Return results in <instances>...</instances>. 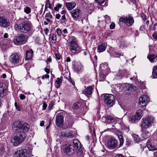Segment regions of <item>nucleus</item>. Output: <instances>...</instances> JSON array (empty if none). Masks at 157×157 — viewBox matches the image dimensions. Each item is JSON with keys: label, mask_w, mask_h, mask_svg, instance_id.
<instances>
[{"label": "nucleus", "mask_w": 157, "mask_h": 157, "mask_svg": "<svg viewBox=\"0 0 157 157\" xmlns=\"http://www.w3.org/2000/svg\"><path fill=\"white\" fill-rule=\"evenodd\" d=\"M30 126L27 123H22L20 121H15L12 126V128L14 132L20 133L28 131Z\"/></svg>", "instance_id": "1"}, {"label": "nucleus", "mask_w": 157, "mask_h": 157, "mask_svg": "<svg viewBox=\"0 0 157 157\" xmlns=\"http://www.w3.org/2000/svg\"><path fill=\"white\" fill-rule=\"evenodd\" d=\"M26 136V135L24 132H14V135L11 137V142L13 145L17 146L24 141Z\"/></svg>", "instance_id": "2"}, {"label": "nucleus", "mask_w": 157, "mask_h": 157, "mask_svg": "<svg viewBox=\"0 0 157 157\" xmlns=\"http://www.w3.org/2000/svg\"><path fill=\"white\" fill-rule=\"evenodd\" d=\"M32 25L30 22L25 21L19 25L17 24L14 26V29L17 31L26 33L30 30Z\"/></svg>", "instance_id": "3"}, {"label": "nucleus", "mask_w": 157, "mask_h": 157, "mask_svg": "<svg viewBox=\"0 0 157 157\" xmlns=\"http://www.w3.org/2000/svg\"><path fill=\"white\" fill-rule=\"evenodd\" d=\"M68 43L69 50L72 52L78 53L80 51V48L75 37H70L69 39Z\"/></svg>", "instance_id": "4"}, {"label": "nucleus", "mask_w": 157, "mask_h": 157, "mask_svg": "<svg viewBox=\"0 0 157 157\" xmlns=\"http://www.w3.org/2000/svg\"><path fill=\"white\" fill-rule=\"evenodd\" d=\"M155 119L152 116H148L147 117L143 118L142 121L140 125L142 130L146 129L151 126Z\"/></svg>", "instance_id": "5"}, {"label": "nucleus", "mask_w": 157, "mask_h": 157, "mask_svg": "<svg viewBox=\"0 0 157 157\" xmlns=\"http://www.w3.org/2000/svg\"><path fill=\"white\" fill-rule=\"evenodd\" d=\"M142 92L143 93L144 95L142 96L139 99V105L140 107L145 106L149 101V98L145 95L146 94V89H143Z\"/></svg>", "instance_id": "6"}, {"label": "nucleus", "mask_w": 157, "mask_h": 157, "mask_svg": "<svg viewBox=\"0 0 157 157\" xmlns=\"http://www.w3.org/2000/svg\"><path fill=\"white\" fill-rule=\"evenodd\" d=\"M119 21L129 26L132 25L134 22L133 18L130 16L122 17L119 19Z\"/></svg>", "instance_id": "7"}, {"label": "nucleus", "mask_w": 157, "mask_h": 157, "mask_svg": "<svg viewBox=\"0 0 157 157\" xmlns=\"http://www.w3.org/2000/svg\"><path fill=\"white\" fill-rule=\"evenodd\" d=\"M105 102L108 105H113L114 98L113 95L111 94H106L104 97Z\"/></svg>", "instance_id": "8"}, {"label": "nucleus", "mask_w": 157, "mask_h": 157, "mask_svg": "<svg viewBox=\"0 0 157 157\" xmlns=\"http://www.w3.org/2000/svg\"><path fill=\"white\" fill-rule=\"evenodd\" d=\"M143 116V111L139 110L136 111L135 114L132 116L129 120L132 123L139 121Z\"/></svg>", "instance_id": "9"}, {"label": "nucleus", "mask_w": 157, "mask_h": 157, "mask_svg": "<svg viewBox=\"0 0 157 157\" xmlns=\"http://www.w3.org/2000/svg\"><path fill=\"white\" fill-rule=\"evenodd\" d=\"M9 60L11 63L15 64H18L21 61L19 57L16 53L11 55Z\"/></svg>", "instance_id": "10"}, {"label": "nucleus", "mask_w": 157, "mask_h": 157, "mask_svg": "<svg viewBox=\"0 0 157 157\" xmlns=\"http://www.w3.org/2000/svg\"><path fill=\"white\" fill-rule=\"evenodd\" d=\"M107 146L110 149L116 148L117 146V140L114 137H112L109 139L107 143Z\"/></svg>", "instance_id": "11"}, {"label": "nucleus", "mask_w": 157, "mask_h": 157, "mask_svg": "<svg viewBox=\"0 0 157 157\" xmlns=\"http://www.w3.org/2000/svg\"><path fill=\"white\" fill-rule=\"evenodd\" d=\"M81 12L80 10L78 9H74L70 12L72 17L75 21L78 20V18L80 16Z\"/></svg>", "instance_id": "12"}, {"label": "nucleus", "mask_w": 157, "mask_h": 157, "mask_svg": "<svg viewBox=\"0 0 157 157\" xmlns=\"http://www.w3.org/2000/svg\"><path fill=\"white\" fill-rule=\"evenodd\" d=\"M10 25V22L7 18L4 16L0 17V27L7 28Z\"/></svg>", "instance_id": "13"}, {"label": "nucleus", "mask_w": 157, "mask_h": 157, "mask_svg": "<svg viewBox=\"0 0 157 157\" xmlns=\"http://www.w3.org/2000/svg\"><path fill=\"white\" fill-rule=\"evenodd\" d=\"M26 38L24 35H21L18 36L14 40V44L16 45L23 44L26 43Z\"/></svg>", "instance_id": "14"}, {"label": "nucleus", "mask_w": 157, "mask_h": 157, "mask_svg": "<svg viewBox=\"0 0 157 157\" xmlns=\"http://www.w3.org/2000/svg\"><path fill=\"white\" fill-rule=\"evenodd\" d=\"M27 154V150L24 149L18 150L14 153V157H26V155Z\"/></svg>", "instance_id": "15"}, {"label": "nucleus", "mask_w": 157, "mask_h": 157, "mask_svg": "<svg viewBox=\"0 0 157 157\" xmlns=\"http://www.w3.org/2000/svg\"><path fill=\"white\" fill-rule=\"evenodd\" d=\"M64 117L63 116L57 114L56 117V123L57 126H62L64 122Z\"/></svg>", "instance_id": "16"}, {"label": "nucleus", "mask_w": 157, "mask_h": 157, "mask_svg": "<svg viewBox=\"0 0 157 157\" xmlns=\"http://www.w3.org/2000/svg\"><path fill=\"white\" fill-rule=\"evenodd\" d=\"M154 140L152 138H151L147 142V146L149 150L154 151L157 150L153 143Z\"/></svg>", "instance_id": "17"}, {"label": "nucleus", "mask_w": 157, "mask_h": 157, "mask_svg": "<svg viewBox=\"0 0 157 157\" xmlns=\"http://www.w3.org/2000/svg\"><path fill=\"white\" fill-rule=\"evenodd\" d=\"M93 88L91 86H87L82 92V93L87 96L91 94L92 93Z\"/></svg>", "instance_id": "18"}, {"label": "nucleus", "mask_w": 157, "mask_h": 157, "mask_svg": "<svg viewBox=\"0 0 157 157\" xmlns=\"http://www.w3.org/2000/svg\"><path fill=\"white\" fill-rule=\"evenodd\" d=\"M123 87L124 91H132L134 89V86L132 85L126 84H124L121 87Z\"/></svg>", "instance_id": "19"}, {"label": "nucleus", "mask_w": 157, "mask_h": 157, "mask_svg": "<svg viewBox=\"0 0 157 157\" xmlns=\"http://www.w3.org/2000/svg\"><path fill=\"white\" fill-rule=\"evenodd\" d=\"M72 146L70 144H66L65 147V151L67 154L70 155L73 152L74 149H72Z\"/></svg>", "instance_id": "20"}, {"label": "nucleus", "mask_w": 157, "mask_h": 157, "mask_svg": "<svg viewBox=\"0 0 157 157\" xmlns=\"http://www.w3.org/2000/svg\"><path fill=\"white\" fill-rule=\"evenodd\" d=\"M4 85V83H0V97L3 96L6 92V89Z\"/></svg>", "instance_id": "21"}, {"label": "nucleus", "mask_w": 157, "mask_h": 157, "mask_svg": "<svg viewBox=\"0 0 157 157\" xmlns=\"http://www.w3.org/2000/svg\"><path fill=\"white\" fill-rule=\"evenodd\" d=\"M65 5L67 9L68 10H70L75 7L76 4L75 2L72 1L71 2L66 3Z\"/></svg>", "instance_id": "22"}, {"label": "nucleus", "mask_w": 157, "mask_h": 157, "mask_svg": "<svg viewBox=\"0 0 157 157\" xmlns=\"http://www.w3.org/2000/svg\"><path fill=\"white\" fill-rule=\"evenodd\" d=\"M107 46V44L104 43L98 47L97 50L98 52H101L104 51Z\"/></svg>", "instance_id": "23"}, {"label": "nucleus", "mask_w": 157, "mask_h": 157, "mask_svg": "<svg viewBox=\"0 0 157 157\" xmlns=\"http://www.w3.org/2000/svg\"><path fill=\"white\" fill-rule=\"evenodd\" d=\"M142 130V136L144 139H146L150 136V133L146 129H144V130Z\"/></svg>", "instance_id": "24"}, {"label": "nucleus", "mask_w": 157, "mask_h": 157, "mask_svg": "<svg viewBox=\"0 0 157 157\" xmlns=\"http://www.w3.org/2000/svg\"><path fill=\"white\" fill-rule=\"evenodd\" d=\"M73 147L75 149H78L80 148L81 144L78 139H74L73 141Z\"/></svg>", "instance_id": "25"}, {"label": "nucleus", "mask_w": 157, "mask_h": 157, "mask_svg": "<svg viewBox=\"0 0 157 157\" xmlns=\"http://www.w3.org/2000/svg\"><path fill=\"white\" fill-rule=\"evenodd\" d=\"M33 52L31 49H30L29 51L26 52V59L27 60H29L33 57Z\"/></svg>", "instance_id": "26"}, {"label": "nucleus", "mask_w": 157, "mask_h": 157, "mask_svg": "<svg viewBox=\"0 0 157 157\" xmlns=\"http://www.w3.org/2000/svg\"><path fill=\"white\" fill-rule=\"evenodd\" d=\"M117 136L118 137L120 142L119 146V147H121L122 146L124 143V139L123 136L121 132H119L118 134H117Z\"/></svg>", "instance_id": "27"}, {"label": "nucleus", "mask_w": 157, "mask_h": 157, "mask_svg": "<svg viewBox=\"0 0 157 157\" xmlns=\"http://www.w3.org/2000/svg\"><path fill=\"white\" fill-rule=\"evenodd\" d=\"M74 69L77 71H82L83 70V66L81 63H78L75 66Z\"/></svg>", "instance_id": "28"}, {"label": "nucleus", "mask_w": 157, "mask_h": 157, "mask_svg": "<svg viewBox=\"0 0 157 157\" xmlns=\"http://www.w3.org/2000/svg\"><path fill=\"white\" fill-rule=\"evenodd\" d=\"M106 121L109 123H111L114 122L115 120V119L110 115H107L105 117Z\"/></svg>", "instance_id": "29"}, {"label": "nucleus", "mask_w": 157, "mask_h": 157, "mask_svg": "<svg viewBox=\"0 0 157 157\" xmlns=\"http://www.w3.org/2000/svg\"><path fill=\"white\" fill-rule=\"evenodd\" d=\"M156 57L157 56L154 55L150 54L147 56V58L151 62L153 63L156 61L155 60Z\"/></svg>", "instance_id": "30"}, {"label": "nucleus", "mask_w": 157, "mask_h": 157, "mask_svg": "<svg viewBox=\"0 0 157 157\" xmlns=\"http://www.w3.org/2000/svg\"><path fill=\"white\" fill-rule=\"evenodd\" d=\"M152 74L154 78H157V66L154 67L153 69Z\"/></svg>", "instance_id": "31"}, {"label": "nucleus", "mask_w": 157, "mask_h": 157, "mask_svg": "<svg viewBox=\"0 0 157 157\" xmlns=\"http://www.w3.org/2000/svg\"><path fill=\"white\" fill-rule=\"evenodd\" d=\"M132 136L135 143H137L140 141V138L136 134H132Z\"/></svg>", "instance_id": "32"}, {"label": "nucleus", "mask_w": 157, "mask_h": 157, "mask_svg": "<svg viewBox=\"0 0 157 157\" xmlns=\"http://www.w3.org/2000/svg\"><path fill=\"white\" fill-rule=\"evenodd\" d=\"M64 136L67 137L71 138L74 136V135L73 134V132H72L70 131L65 132L64 133Z\"/></svg>", "instance_id": "33"}, {"label": "nucleus", "mask_w": 157, "mask_h": 157, "mask_svg": "<svg viewBox=\"0 0 157 157\" xmlns=\"http://www.w3.org/2000/svg\"><path fill=\"white\" fill-rule=\"evenodd\" d=\"M62 80L59 78H58L56 80V84H55L57 88H58L60 86V84L61 83Z\"/></svg>", "instance_id": "34"}, {"label": "nucleus", "mask_w": 157, "mask_h": 157, "mask_svg": "<svg viewBox=\"0 0 157 157\" xmlns=\"http://www.w3.org/2000/svg\"><path fill=\"white\" fill-rule=\"evenodd\" d=\"M56 41V35L54 34H52L51 36V41L52 43L55 44Z\"/></svg>", "instance_id": "35"}, {"label": "nucleus", "mask_w": 157, "mask_h": 157, "mask_svg": "<svg viewBox=\"0 0 157 157\" xmlns=\"http://www.w3.org/2000/svg\"><path fill=\"white\" fill-rule=\"evenodd\" d=\"M24 12L26 13L29 14L31 12V9L28 6H26L24 8Z\"/></svg>", "instance_id": "36"}, {"label": "nucleus", "mask_w": 157, "mask_h": 157, "mask_svg": "<svg viewBox=\"0 0 157 157\" xmlns=\"http://www.w3.org/2000/svg\"><path fill=\"white\" fill-rule=\"evenodd\" d=\"M81 106V104L80 102H76L73 105V108L74 109H77L78 108H80Z\"/></svg>", "instance_id": "37"}, {"label": "nucleus", "mask_w": 157, "mask_h": 157, "mask_svg": "<svg viewBox=\"0 0 157 157\" xmlns=\"http://www.w3.org/2000/svg\"><path fill=\"white\" fill-rule=\"evenodd\" d=\"M123 54L119 52H114L113 56L114 57H119L121 56H123Z\"/></svg>", "instance_id": "38"}, {"label": "nucleus", "mask_w": 157, "mask_h": 157, "mask_svg": "<svg viewBox=\"0 0 157 157\" xmlns=\"http://www.w3.org/2000/svg\"><path fill=\"white\" fill-rule=\"evenodd\" d=\"M66 18L65 15H62L60 19V23H63L66 22Z\"/></svg>", "instance_id": "39"}, {"label": "nucleus", "mask_w": 157, "mask_h": 157, "mask_svg": "<svg viewBox=\"0 0 157 157\" xmlns=\"http://www.w3.org/2000/svg\"><path fill=\"white\" fill-rule=\"evenodd\" d=\"M62 6V4L58 3L56 6L54 8V10L56 11H58L59 8H61Z\"/></svg>", "instance_id": "40"}, {"label": "nucleus", "mask_w": 157, "mask_h": 157, "mask_svg": "<svg viewBox=\"0 0 157 157\" xmlns=\"http://www.w3.org/2000/svg\"><path fill=\"white\" fill-rule=\"evenodd\" d=\"M95 2L98 3L99 4L103 6L105 0H95Z\"/></svg>", "instance_id": "41"}, {"label": "nucleus", "mask_w": 157, "mask_h": 157, "mask_svg": "<svg viewBox=\"0 0 157 157\" xmlns=\"http://www.w3.org/2000/svg\"><path fill=\"white\" fill-rule=\"evenodd\" d=\"M14 105L16 109L19 111H21V108L20 105H18L17 103V102H15L14 104Z\"/></svg>", "instance_id": "42"}, {"label": "nucleus", "mask_w": 157, "mask_h": 157, "mask_svg": "<svg viewBox=\"0 0 157 157\" xmlns=\"http://www.w3.org/2000/svg\"><path fill=\"white\" fill-rule=\"evenodd\" d=\"M132 141L128 139H126V145L128 147L131 144Z\"/></svg>", "instance_id": "43"}, {"label": "nucleus", "mask_w": 157, "mask_h": 157, "mask_svg": "<svg viewBox=\"0 0 157 157\" xmlns=\"http://www.w3.org/2000/svg\"><path fill=\"white\" fill-rule=\"evenodd\" d=\"M56 32L59 36H61L62 34V32L61 30L59 28L56 29Z\"/></svg>", "instance_id": "44"}, {"label": "nucleus", "mask_w": 157, "mask_h": 157, "mask_svg": "<svg viewBox=\"0 0 157 157\" xmlns=\"http://www.w3.org/2000/svg\"><path fill=\"white\" fill-rule=\"evenodd\" d=\"M50 2L49 0H47L45 4V9H47L49 4Z\"/></svg>", "instance_id": "45"}, {"label": "nucleus", "mask_w": 157, "mask_h": 157, "mask_svg": "<svg viewBox=\"0 0 157 157\" xmlns=\"http://www.w3.org/2000/svg\"><path fill=\"white\" fill-rule=\"evenodd\" d=\"M104 17L105 19V21H106V22H109L110 21V17H109L107 15H105L104 16Z\"/></svg>", "instance_id": "46"}, {"label": "nucleus", "mask_w": 157, "mask_h": 157, "mask_svg": "<svg viewBox=\"0 0 157 157\" xmlns=\"http://www.w3.org/2000/svg\"><path fill=\"white\" fill-rule=\"evenodd\" d=\"M56 58L57 59L59 60L60 59V57L58 53H55Z\"/></svg>", "instance_id": "47"}, {"label": "nucleus", "mask_w": 157, "mask_h": 157, "mask_svg": "<svg viewBox=\"0 0 157 157\" xmlns=\"http://www.w3.org/2000/svg\"><path fill=\"white\" fill-rule=\"evenodd\" d=\"M153 38L155 40H157V33H155L152 35Z\"/></svg>", "instance_id": "48"}, {"label": "nucleus", "mask_w": 157, "mask_h": 157, "mask_svg": "<svg viewBox=\"0 0 157 157\" xmlns=\"http://www.w3.org/2000/svg\"><path fill=\"white\" fill-rule=\"evenodd\" d=\"M141 17L144 21H145L146 20V17L143 13L141 14Z\"/></svg>", "instance_id": "49"}, {"label": "nucleus", "mask_w": 157, "mask_h": 157, "mask_svg": "<svg viewBox=\"0 0 157 157\" xmlns=\"http://www.w3.org/2000/svg\"><path fill=\"white\" fill-rule=\"evenodd\" d=\"M49 77V76L48 75L46 74L43 75L42 77V78L43 79H44V78H48Z\"/></svg>", "instance_id": "50"}, {"label": "nucleus", "mask_w": 157, "mask_h": 157, "mask_svg": "<svg viewBox=\"0 0 157 157\" xmlns=\"http://www.w3.org/2000/svg\"><path fill=\"white\" fill-rule=\"evenodd\" d=\"M20 99L23 100L25 98V96L23 94H21L20 96Z\"/></svg>", "instance_id": "51"}, {"label": "nucleus", "mask_w": 157, "mask_h": 157, "mask_svg": "<svg viewBox=\"0 0 157 157\" xmlns=\"http://www.w3.org/2000/svg\"><path fill=\"white\" fill-rule=\"evenodd\" d=\"M115 27V24L114 23H112L110 26V28L111 29H113Z\"/></svg>", "instance_id": "52"}, {"label": "nucleus", "mask_w": 157, "mask_h": 157, "mask_svg": "<svg viewBox=\"0 0 157 157\" xmlns=\"http://www.w3.org/2000/svg\"><path fill=\"white\" fill-rule=\"evenodd\" d=\"M47 106V104H46V103L44 104L43 105V110H45L46 109Z\"/></svg>", "instance_id": "53"}, {"label": "nucleus", "mask_w": 157, "mask_h": 157, "mask_svg": "<svg viewBox=\"0 0 157 157\" xmlns=\"http://www.w3.org/2000/svg\"><path fill=\"white\" fill-rule=\"evenodd\" d=\"M61 16L59 14H57L56 15V18L57 19H59L60 18Z\"/></svg>", "instance_id": "54"}, {"label": "nucleus", "mask_w": 157, "mask_h": 157, "mask_svg": "<svg viewBox=\"0 0 157 157\" xmlns=\"http://www.w3.org/2000/svg\"><path fill=\"white\" fill-rule=\"evenodd\" d=\"M44 71L48 74L50 73V69L48 68H45Z\"/></svg>", "instance_id": "55"}, {"label": "nucleus", "mask_w": 157, "mask_h": 157, "mask_svg": "<svg viewBox=\"0 0 157 157\" xmlns=\"http://www.w3.org/2000/svg\"><path fill=\"white\" fill-rule=\"evenodd\" d=\"M44 121H40V125L41 126H43L44 125Z\"/></svg>", "instance_id": "56"}, {"label": "nucleus", "mask_w": 157, "mask_h": 157, "mask_svg": "<svg viewBox=\"0 0 157 157\" xmlns=\"http://www.w3.org/2000/svg\"><path fill=\"white\" fill-rule=\"evenodd\" d=\"M47 61L49 62H51L52 61V58L50 56L48 58Z\"/></svg>", "instance_id": "57"}, {"label": "nucleus", "mask_w": 157, "mask_h": 157, "mask_svg": "<svg viewBox=\"0 0 157 157\" xmlns=\"http://www.w3.org/2000/svg\"><path fill=\"white\" fill-rule=\"evenodd\" d=\"M63 32L64 34H67L68 33L67 30L66 29H64L63 30Z\"/></svg>", "instance_id": "58"}, {"label": "nucleus", "mask_w": 157, "mask_h": 157, "mask_svg": "<svg viewBox=\"0 0 157 157\" xmlns=\"http://www.w3.org/2000/svg\"><path fill=\"white\" fill-rule=\"evenodd\" d=\"M66 13V11L65 10H62L61 12V14L62 15H65V13Z\"/></svg>", "instance_id": "59"}, {"label": "nucleus", "mask_w": 157, "mask_h": 157, "mask_svg": "<svg viewBox=\"0 0 157 157\" xmlns=\"http://www.w3.org/2000/svg\"><path fill=\"white\" fill-rule=\"evenodd\" d=\"M4 37L5 38H7L8 37V34L7 33H5L4 35Z\"/></svg>", "instance_id": "60"}, {"label": "nucleus", "mask_w": 157, "mask_h": 157, "mask_svg": "<svg viewBox=\"0 0 157 157\" xmlns=\"http://www.w3.org/2000/svg\"><path fill=\"white\" fill-rule=\"evenodd\" d=\"M66 61L67 62H69L71 61V59L69 57H67L66 58Z\"/></svg>", "instance_id": "61"}, {"label": "nucleus", "mask_w": 157, "mask_h": 157, "mask_svg": "<svg viewBox=\"0 0 157 157\" xmlns=\"http://www.w3.org/2000/svg\"><path fill=\"white\" fill-rule=\"evenodd\" d=\"M2 77L3 78H5L6 77V75L5 74H3L2 75Z\"/></svg>", "instance_id": "62"}, {"label": "nucleus", "mask_w": 157, "mask_h": 157, "mask_svg": "<svg viewBox=\"0 0 157 157\" xmlns=\"http://www.w3.org/2000/svg\"><path fill=\"white\" fill-rule=\"evenodd\" d=\"M149 23V21L148 20H147L146 21V25H147V26H148Z\"/></svg>", "instance_id": "63"}, {"label": "nucleus", "mask_w": 157, "mask_h": 157, "mask_svg": "<svg viewBox=\"0 0 157 157\" xmlns=\"http://www.w3.org/2000/svg\"><path fill=\"white\" fill-rule=\"evenodd\" d=\"M117 157H124V156L121 154H120Z\"/></svg>", "instance_id": "64"}]
</instances>
